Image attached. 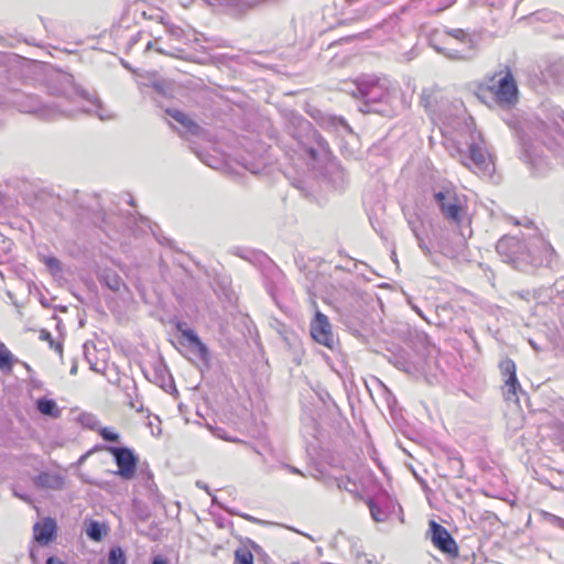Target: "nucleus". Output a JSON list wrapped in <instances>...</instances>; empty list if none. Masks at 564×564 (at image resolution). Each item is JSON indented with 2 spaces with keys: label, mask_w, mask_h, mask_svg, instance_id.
Here are the masks:
<instances>
[{
  "label": "nucleus",
  "mask_w": 564,
  "mask_h": 564,
  "mask_svg": "<svg viewBox=\"0 0 564 564\" xmlns=\"http://www.w3.org/2000/svg\"><path fill=\"white\" fill-rule=\"evenodd\" d=\"M50 93L58 97L57 101L43 104L36 96L14 93L10 102L24 113L35 115L39 119L53 121L64 117H73L78 112L96 115L100 120L112 118L111 112L102 106L99 98L76 86L73 76L59 74L56 83L50 86Z\"/></svg>",
  "instance_id": "1"
},
{
  "label": "nucleus",
  "mask_w": 564,
  "mask_h": 564,
  "mask_svg": "<svg viewBox=\"0 0 564 564\" xmlns=\"http://www.w3.org/2000/svg\"><path fill=\"white\" fill-rule=\"evenodd\" d=\"M496 250L505 262L524 272L551 265L555 258L553 247L538 235L528 239L506 235L498 240Z\"/></svg>",
  "instance_id": "2"
},
{
  "label": "nucleus",
  "mask_w": 564,
  "mask_h": 564,
  "mask_svg": "<svg viewBox=\"0 0 564 564\" xmlns=\"http://www.w3.org/2000/svg\"><path fill=\"white\" fill-rule=\"evenodd\" d=\"M520 142L524 158L533 165H538L545 151L564 159V133L554 120L527 119L521 127Z\"/></svg>",
  "instance_id": "3"
},
{
  "label": "nucleus",
  "mask_w": 564,
  "mask_h": 564,
  "mask_svg": "<svg viewBox=\"0 0 564 564\" xmlns=\"http://www.w3.org/2000/svg\"><path fill=\"white\" fill-rule=\"evenodd\" d=\"M435 347L429 341V338L417 336V344L415 348L410 351H404L392 357V365L406 372L408 375L419 378L426 376L435 359Z\"/></svg>",
  "instance_id": "4"
},
{
  "label": "nucleus",
  "mask_w": 564,
  "mask_h": 564,
  "mask_svg": "<svg viewBox=\"0 0 564 564\" xmlns=\"http://www.w3.org/2000/svg\"><path fill=\"white\" fill-rule=\"evenodd\" d=\"M351 88L348 90L355 98H360L365 101L367 109L361 111L380 110L375 106L380 102H387L390 96V82L388 78H380L376 75H361L350 84Z\"/></svg>",
  "instance_id": "5"
},
{
  "label": "nucleus",
  "mask_w": 564,
  "mask_h": 564,
  "mask_svg": "<svg viewBox=\"0 0 564 564\" xmlns=\"http://www.w3.org/2000/svg\"><path fill=\"white\" fill-rule=\"evenodd\" d=\"M410 228L416 238L417 246L422 250L425 257H427L433 263H437L434 258V251L440 252L446 258L456 259L458 258L465 248V238L455 234H440L435 236V243L427 242L422 236L419 226L414 221H409Z\"/></svg>",
  "instance_id": "6"
},
{
  "label": "nucleus",
  "mask_w": 564,
  "mask_h": 564,
  "mask_svg": "<svg viewBox=\"0 0 564 564\" xmlns=\"http://www.w3.org/2000/svg\"><path fill=\"white\" fill-rule=\"evenodd\" d=\"M431 46L447 58L466 61L475 55L474 40L462 29L446 30L442 36V43L436 42L433 36L430 40Z\"/></svg>",
  "instance_id": "7"
},
{
  "label": "nucleus",
  "mask_w": 564,
  "mask_h": 564,
  "mask_svg": "<svg viewBox=\"0 0 564 564\" xmlns=\"http://www.w3.org/2000/svg\"><path fill=\"white\" fill-rule=\"evenodd\" d=\"M468 152L459 147H455L452 155H457L459 161L469 169L484 174H491L494 171V163L491 158L484 147V140L479 133H470V141L467 142Z\"/></svg>",
  "instance_id": "8"
},
{
  "label": "nucleus",
  "mask_w": 564,
  "mask_h": 564,
  "mask_svg": "<svg viewBox=\"0 0 564 564\" xmlns=\"http://www.w3.org/2000/svg\"><path fill=\"white\" fill-rule=\"evenodd\" d=\"M480 90L488 91L501 107H510L518 99V87L509 68L486 78V83L480 86Z\"/></svg>",
  "instance_id": "9"
},
{
  "label": "nucleus",
  "mask_w": 564,
  "mask_h": 564,
  "mask_svg": "<svg viewBox=\"0 0 564 564\" xmlns=\"http://www.w3.org/2000/svg\"><path fill=\"white\" fill-rule=\"evenodd\" d=\"M293 123L296 124L300 132L305 133L303 140L301 135L294 134L293 137L299 141L303 151L313 160L316 161L321 155L328 153V144L325 139L316 131L310 121L301 116L293 117Z\"/></svg>",
  "instance_id": "10"
},
{
  "label": "nucleus",
  "mask_w": 564,
  "mask_h": 564,
  "mask_svg": "<svg viewBox=\"0 0 564 564\" xmlns=\"http://www.w3.org/2000/svg\"><path fill=\"white\" fill-rule=\"evenodd\" d=\"M433 196L445 219L455 224H459L462 221V202L454 188L443 187L440 191H436Z\"/></svg>",
  "instance_id": "11"
},
{
  "label": "nucleus",
  "mask_w": 564,
  "mask_h": 564,
  "mask_svg": "<svg viewBox=\"0 0 564 564\" xmlns=\"http://www.w3.org/2000/svg\"><path fill=\"white\" fill-rule=\"evenodd\" d=\"M105 449L110 453L118 467L116 475L130 480L134 477L138 458L133 451L126 446H106Z\"/></svg>",
  "instance_id": "12"
},
{
  "label": "nucleus",
  "mask_w": 564,
  "mask_h": 564,
  "mask_svg": "<svg viewBox=\"0 0 564 564\" xmlns=\"http://www.w3.org/2000/svg\"><path fill=\"white\" fill-rule=\"evenodd\" d=\"M178 330L182 334L181 344L186 347L192 355H194L199 361L208 367L210 361V355L207 346L200 340L197 334L191 328H182V325H177Z\"/></svg>",
  "instance_id": "13"
},
{
  "label": "nucleus",
  "mask_w": 564,
  "mask_h": 564,
  "mask_svg": "<svg viewBox=\"0 0 564 564\" xmlns=\"http://www.w3.org/2000/svg\"><path fill=\"white\" fill-rule=\"evenodd\" d=\"M311 335L315 341L333 349L336 341L326 315L316 311L315 318L311 323Z\"/></svg>",
  "instance_id": "14"
},
{
  "label": "nucleus",
  "mask_w": 564,
  "mask_h": 564,
  "mask_svg": "<svg viewBox=\"0 0 564 564\" xmlns=\"http://www.w3.org/2000/svg\"><path fill=\"white\" fill-rule=\"evenodd\" d=\"M431 540L433 544L443 553L456 556L458 547L449 532L435 521L430 522Z\"/></svg>",
  "instance_id": "15"
},
{
  "label": "nucleus",
  "mask_w": 564,
  "mask_h": 564,
  "mask_svg": "<svg viewBox=\"0 0 564 564\" xmlns=\"http://www.w3.org/2000/svg\"><path fill=\"white\" fill-rule=\"evenodd\" d=\"M500 370L506 378L503 387L505 399L518 402L517 393L521 391V387L516 375V364L511 359H506L500 362Z\"/></svg>",
  "instance_id": "16"
},
{
  "label": "nucleus",
  "mask_w": 564,
  "mask_h": 564,
  "mask_svg": "<svg viewBox=\"0 0 564 564\" xmlns=\"http://www.w3.org/2000/svg\"><path fill=\"white\" fill-rule=\"evenodd\" d=\"M166 113L177 123L181 124L182 130H178L181 135L203 137L205 130L195 122L188 115L178 109H166Z\"/></svg>",
  "instance_id": "17"
},
{
  "label": "nucleus",
  "mask_w": 564,
  "mask_h": 564,
  "mask_svg": "<svg viewBox=\"0 0 564 564\" xmlns=\"http://www.w3.org/2000/svg\"><path fill=\"white\" fill-rule=\"evenodd\" d=\"M33 482L41 489L61 490L64 488L65 478L57 473L43 471L33 478Z\"/></svg>",
  "instance_id": "18"
},
{
  "label": "nucleus",
  "mask_w": 564,
  "mask_h": 564,
  "mask_svg": "<svg viewBox=\"0 0 564 564\" xmlns=\"http://www.w3.org/2000/svg\"><path fill=\"white\" fill-rule=\"evenodd\" d=\"M34 539L40 545H47L55 535L56 523L53 519L46 518L43 522L34 524Z\"/></svg>",
  "instance_id": "19"
},
{
  "label": "nucleus",
  "mask_w": 564,
  "mask_h": 564,
  "mask_svg": "<svg viewBox=\"0 0 564 564\" xmlns=\"http://www.w3.org/2000/svg\"><path fill=\"white\" fill-rule=\"evenodd\" d=\"M99 280L113 292L119 291L121 285H123L122 279L112 270H104Z\"/></svg>",
  "instance_id": "20"
},
{
  "label": "nucleus",
  "mask_w": 564,
  "mask_h": 564,
  "mask_svg": "<svg viewBox=\"0 0 564 564\" xmlns=\"http://www.w3.org/2000/svg\"><path fill=\"white\" fill-rule=\"evenodd\" d=\"M37 410L44 414L52 417H58L61 414V410L57 408V404L54 400L47 398H41L36 402Z\"/></svg>",
  "instance_id": "21"
},
{
  "label": "nucleus",
  "mask_w": 564,
  "mask_h": 564,
  "mask_svg": "<svg viewBox=\"0 0 564 564\" xmlns=\"http://www.w3.org/2000/svg\"><path fill=\"white\" fill-rule=\"evenodd\" d=\"M17 361L18 359L14 358L7 346L0 341V370L4 373H10L12 371L13 364Z\"/></svg>",
  "instance_id": "22"
},
{
  "label": "nucleus",
  "mask_w": 564,
  "mask_h": 564,
  "mask_svg": "<svg viewBox=\"0 0 564 564\" xmlns=\"http://www.w3.org/2000/svg\"><path fill=\"white\" fill-rule=\"evenodd\" d=\"M106 533H107V529L100 522L90 520L87 523L86 534L90 540L99 542L102 540V538L106 535Z\"/></svg>",
  "instance_id": "23"
},
{
  "label": "nucleus",
  "mask_w": 564,
  "mask_h": 564,
  "mask_svg": "<svg viewBox=\"0 0 564 564\" xmlns=\"http://www.w3.org/2000/svg\"><path fill=\"white\" fill-rule=\"evenodd\" d=\"M83 349H84V355H85V359L87 360V362L89 364V368L90 370L97 372V373H104L106 371V368H107V365L105 362V360H90V346H89V343H85L83 345Z\"/></svg>",
  "instance_id": "24"
},
{
  "label": "nucleus",
  "mask_w": 564,
  "mask_h": 564,
  "mask_svg": "<svg viewBox=\"0 0 564 564\" xmlns=\"http://www.w3.org/2000/svg\"><path fill=\"white\" fill-rule=\"evenodd\" d=\"M367 505L370 510L371 518L376 522H384L388 519V510L380 507L373 499L369 498Z\"/></svg>",
  "instance_id": "25"
},
{
  "label": "nucleus",
  "mask_w": 564,
  "mask_h": 564,
  "mask_svg": "<svg viewBox=\"0 0 564 564\" xmlns=\"http://www.w3.org/2000/svg\"><path fill=\"white\" fill-rule=\"evenodd\" d=\"M127 557L120 546H113L108 554V564H126Z\"/></svg>",
  "instance_id": "26"
},
{
  "label": "nucleus",
  "mask_w": 564,
  "mask_h": 564,
  "mask_svg": "<svg viewBox=\"0 0 564 564\" xmlns=\"http://www.w3.org/2000/svg\"><path fill=\"white\" fill-rule=\"evenodd\" d=\"M234 564H253L252 553L248 549H237Z\"/></svg>",
  "instance_id": "27"
},
{
  "label": "nucleus",
  "mask_w": 564,
  "mask_h": 564,
  "mask_svg": "<svg viewBox=\"0 0 564 564\" xmlns=\"http://www.w3.org/2000/svg\"><path fill=\"white\" fill-rule=\"evenodd\" d=\"M240 164L246 171H249L252 174H259L264 167V163L262 161H250L246 158H241Z\"/></svg>",
  "instance_id": "28"
},
{
  "label": "nucleus",
  "mask_w": 564,
  "mask_h": 564,
  "mask_svg": "<svg viewBox=\"0 0 564 564\" xmlns=\"http://www.w3.org/2000/svg\"><path fill=\"white\" fill-rule=\"evenodd\" d=\"M438 93L436 89H424L421 95V104L424 106L425 109L432 111L433 110V102L435 100V95Z\"/></svg>",
  "instance_id": "29"
},
{
  "label": "nucleus",
  "mask_w": 564,
  "mask_h": 564,
  "mask_svg": "<svg viewBox=\"0 0 564 564\" xmlns=\"http://www.w3.org/2000/svg\"><path fill=\"white\" fill-rule=\"evenodd\" d=\"M150 48H154L156 52L167 55V56H176L177 53L180 52V50H177L175 47L166 48V47L159 45V40H155V42H151V41L148 42L147 50H150Z\"/></svg>",
  "instance_id": "30"
},
{
  "label": "nucleus",
  "mask_w": 564,
  "mask_h": 564,
  "mask_svg": "<svg viewBox=\"0 0 564 564\" xmlns=\"http://www.w3.org/2000/svg\"><path fill=\"white\" fill-rule=\"evenodd\" d=\"M43 263L51 271L52 274H59L62 272L61 261L55 257H43Z\"/></svg>",
  "instance_id": "31"
},
{
  "label": "nucleus",
  "mask_w": 564,
  "mask_h": 564,
  "mask_svg": "<svg viewBox=\"0 0 564 564\" xmlns=\"http://www.w3.org/2000/svg\"><path fill=\"white\" fill-rule=\"evenodd\" d=\"M155 373L158 376V384H160L162 388L165 387L166 382H170L172 380L171 375L167 372L165 366H162L155 370Z\"/></svg>",
  "instance_id": "32"
},
{
  "label": "nucleus",
  "mask_w": 564,
  "mask_h": 564,
  "mask_svg": "<svg viewBox=\"0 0 564 564\" xmlns=\"http://www.w3.org/2000/svg\"><path fill=\"white\" fill-rule=\"evenodd\" d=\"M99 435L107 442H119L120 438L118 433L111 431L108 427L100 429Z\"/></svg>",
  "instance_id": "33"
},
{
  "label": "nucleus",
  "mask_w": 564,
  "mask_h": 564,
  "mask_svg": "<svg viewBox=\"0 0 564 564\" xmlns=\"http://www.w3.org/2000/svg\"><path fill=\"white\" fill-rule=\"evenodd\" d=\"M166 31L172 37L176 40H181L184 36V31L176 25H167Z\"/></svg>",
  "instance_id": "34"
},
{
  "label": "nucleus",
  "mask_w": 564,
  "mask_h": 564,
  "mask_svg": "<svg viewBox=\"0 0 564 564\" xmlns=\"http://www.w3.org/2000/svg\"><path fill=\"white\" fill-rule=\"evenodd\" d=\"M329 122L334 126V127H340L343 128L344 130L346 131H350V127L348 126V123L345 121L344 118H336V117H332L329 119Z\"/></svg>",
  "instance_id": "35"
},
{
  "label": "nucleus",
  "mask_w": 564,
  "mask_h": 564,
  "mask_svg": "<svg viewBox=\"0 0 564 564\" xmlns=\"http://www.w3.org/2000/svg\"><path fill=\"white\" fill-rule=\"evenodd\" d=\"M152 87L159 94H162V95L165 94V84L163 82H153Z\"/></svg>",
  "instance_id": "36"
},
{
  "label": "nucleus",
  "mask_w": 564,
  "mask_h": 564,
  "mask_svg": "<svg viewBox=\"0 0 564 564\" xmlns=\"http://www.w3.org/2000/svg\"><path fill=\"white\" fill-rule=\"evenodd\" d=\"M40 338L43 339V340H47L51 345H53V338H52V335H51L50 332L42 330L41 335H40Z\"/></svg>",
  "instance_id": "37"
},
{
  "label": "nucleus",
  "mask_w": 564,
  "mask_h": 564,
  "mask_svg": "<svg viewBox=\"0 0 564 564\" xmlns=\"http://www.w3.org/2000/svg\"><path fill=\"white\" fill-rule=\"evenodd\" d=\"M557 440L564 451V424L558 429L557 432Z\"/></svg>",
  "instance_id": "38"
},
{
  "label": "nucleus",
  "mask_w": 564,
  "mask_h": 564,
  "mask_svg": "<svg viewBox=\"0 0 564 564\" xmlns=\"http://www.w3.org/2000/svg\"><path fill=\"white\" fill-rule=\"evenodd\" d=\"M46 564H66V563L56 556H50L46 560Z\"/></svg>",
  "instance_id": "39"
},
{
  "label": "nucleus",
  "mask_w": 564,
  "mask_h": 564,
  "mask_svg": "<svg viewBox=\"0 0 564 564\" xmlns=\"http://www.w3.org/2000/svg\"><path fill=\"white\" fill-rule=\"evenodd\" d=\"M348 484H349V480L345 481V480L340 479V480H338V488L345 489L347 491H351V489L348 487Z\"/></svg>",
  "instance_id": "40"
},
{
  "label": "nucleus",
  "mask_w": 564,
  "mask_h": 564,
  "mask_svg": "<svg viewBox=\"0 0 564 564\" xmlns=\"http://www.w3.org/2000/svg\"><path fill=\"white\" fill-rule=\"evenodd\" d=\"M152 564H169L167 563V560L158 555V556H154L153 560H152Z\"/></svg>",
  "instance_id": "41"
},
{
  "label": "nucleus",
  "mask_w": 564,
  "mask_h": 564,
  "mask_svg": "<svg viewBox=\"0 0 564 564\" xmlns=\"http://www.w3.org/2000/svg\"><path fill=\"white\" fill-rule=\"evenodd\" d=\"M95 421H96L95 417L91 415H87V416L83 417V423L86 425H89L90 427H93L91 422H95Z\"/></svg>",
  "instance_id": "42"
},
{
  "label": "nucleus",
  "mask_w": 564,
  "mask_h": 564,
  "mask_svg": "<svg viewBox=\"0 0 564 564\" xmlns=\"http://www.w3.org/2000/svg\"><path fill=\"white\" fill-rule=\"evenodd\" d=\"M529 344L535 351L542 350V348L533 339H529Z\"/></svg>",
  "instance_id": "43"
},
{
  "label": "nucleus",
  "mask_w": 564,
  "mask_h": 564,
  "mask_svg": "<svg viewBox=\"0 0 564 564\" xmlns=\"http://www.w3.org/2000/svg\"><path fill=\"white\" fill-rule=\"evenodd\" d=\"M237 254H238L239 257H241V258H243V259H247V260H250V261H251V259H250L249 254L256 256V254H254L253 252H251V251L243 252V253H237Z\"/></svg>",
  "instance_id": "44"
},
{
  "label": "nucleus",
  "mask_w": 564,
  "mask_h": 564,
  "mask_svg": "<svg viewBox=\"0 0 564 564\" xmlns=\"http://www.w3.org/2000/svg\"><path fill=\"white\" fill-rule=\"evenodd\" d=\"M196 486H197L198 488H202V489L206 490L207 492H209L208 486H207L206 484H204L203 481L198 480V481L196 482Z\"/></svg>",
  "instance_id": "45"
},
{
  "label": "nucleus",
  "mask_w": 564,
  "mask_h": 564,
  "mask_svg": "<svg viewBox=\"0 0 564 564\" xmlns=\"http://www.w3.org/2000/svg\"><path fill=\"white\" fill-rule=\"evenodd\" d=\"M286 468H288V470H290V471H291V473H293V474H300V475H302V473H301L296 467H293V466L288 465V466H286Z\"/></svg>",
  "instance_id": "46"
},
{
  "label": "nucleus",
  "mask_w": 564,
  "mask_h": 564,
  "mask_svg": "<svg viewBox=\"0 0 564 564\" xmlns=\"http://www.w3.org/2000/svg\"><path fill=\"white\" fill-rule=\"evenodd\" d=\"M454 2V0H446V2L444 3V6L442 8H440L438 10H443L447 7H449L452 3Z\"/></svg>",
  "instance_id": "47"
},
{
  "label": "nucleus",
  "mask_w": 564,
  "mask_h": 564,
  "mask_svg": "<svg viewBox=\"0 0 564 564\" xmlns=\"http://www.w3.org/2000/svg\"><path fill=\"white\" fill-rule=\"evenodd\" d=\"M76 372H77V365H76V364H74V365L72 366V368H70V375H76Z\"/></svg>",
  "instance_id": "48"
},
{
  "label": "nucleus",
  "mask_w": 564,
  "mask_h": 564,
  "mask_svg": "<svg viewBox=\"0 0 564 564\" xmlns=\"http://www.w3.org/2000/svg\"><path fill=\"white\" fill-rule=\"evenodd\" d=\"M412 308H413V310H414V311H415V312H416L421 317H423V314H422L421 310H420L417 306L413 305V306H412Z\"/></svg>",
  "instance_id": "49"
},
{
  "label": "nucleus",
  "mask_w": 564,
  "mask_h": 564,
  "mask_svg": "<svg viewBox=\"0 0 564 564\" xmlns=\"http://www.w3.org/2000/svg\"><path fill=\"white\" fill-rule=\"evenodd\" d=\"M242 518L249 520V521H254V519L251 517V516H242Z\"/></svg>",
  "instance_id": "50"
},
{
  "label": "nucleus",
  "mask_w": 564,
  "mask_h": 564,
  "mask_svg": "<svg viewBox=\"0 0 564 564\" xmlns=\"http://www.w3.org/2000/svg\"><path fill=\"white\" fill-rule=\"evenodd\" d=\"M487 93H488V91H481V90L479 89V94H477V97H480V94H487Z\"/></svg>",
  "instance_id": "51"
},
{
  "label": "nucleus",
  "mask_w": 564,
  "mask_h": 564,
  "mask_svg": "<svg viewBox=\"0 0 564 564\" xmlns=\"http://www.w3.org/2000/svg\"><path fill=\"white\" fill-rule=\"evenodd\" d=\"M87 454L86 455H83L79 459V463H82L85 458H86Z\"/></svg>",
  "instance_id": "52"
},
{
  "label": "nucleus",
  "mask_w": 564,
  "mask_h": 564,
  "mask_svg": "<svg viewBox=\"0 0 564 564\" xmlns=\"http://www.w3.org/2000/svg\"><path fill=\"white\" fill-rule=\"evenodd\" d=\"M24 366H25V368H26L29 371H31V368H30V366H29L28 364H24Z\"/></svg>",
  "instance_id": "53"
},
{
  "label": "nucleus",
  "mask_w": 564,
  "mask_h": 564,
  "mask_svg": "<svg viewBox=\"0 0 564 564\" xmlns=\"http://www.w3.org/2000/svg\"><path fill=\"white\" fill-rule=\"evenodd\" d=\"M208 166H212V169H215V165H212V163L206 162Z\"/></svg>",
  "instance_id": "54"
},
{
  "label": "nucleus",
  "mask_w": 564,
  "mask_h": 564,
  "mask_svg": "<svg viewBox=\"0 0 564 564\" xmlns=\"http://www.w3.org/2000/svg\"><path fill=\"white\" fill-rule=\"evenodd\" d=\"M208 166H212V169H215V165H212V163L206 162Z\"/></svg>",
  "instance_id": "55"
}]
</instances>
